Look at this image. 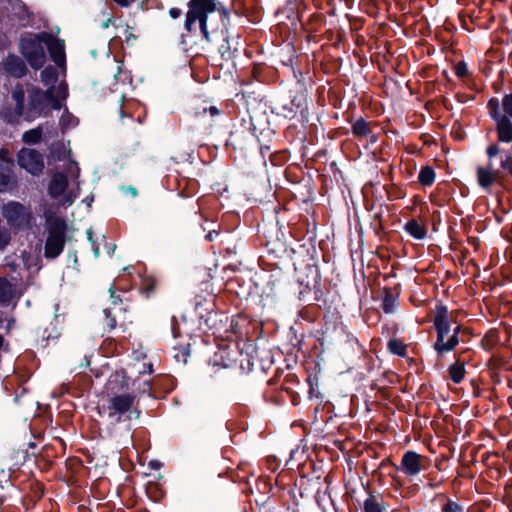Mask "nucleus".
<instances>
[{"instance_id": "2", "label": "nucleus", "mask_w": 512, "mask_h": 512, "mask_svg": "<svg viewBox=\"0 0 512 512\" xmlns=\"http://www.w3.org/2000/svg\"><path fill=\"white\" fill-rule=\"evenodd\" d=\"M447 310L442 307L438 310L435 317V327L437 330V341L434 345L435 350L438 353H445L453 350L459 343L458 333L460 326H457L453 330V335L448 337L450 331V324L446 316Z\"/></svg>"}, {"instance_id": "37", "label": "nucleus", "mask_w": 512, "mask_h": 512, "mask_svg": "<svg viewBox=\"0 0 512 512\" xmlns=\"http://www.w3.org/2000/svg\"><path fill=\"white\" fill-rule=\"evenodd\" d=\"M115 2H117L118 4L122 5V6H128L130 1L129 0H114Z\"/></svg>"}, {"instance_id": "40", "label": "nucleus", "mask_w": 512, "mask_h": 512, "mask_svg": "<svg viewBox=\"0 0 512 512\" xmlns=\"http://www.w3.org/2000/svg\"><path fill=\"white\" fill-rule=\"evenodd\" d=\"M92 201H93V197H92V196H91V197H89V198H86V199H85V202H86V204H87V206H88V207L90 206V204H91V202H92Z\"/></svg>"}, {"instance_id": "23", "label": "nucleus", "mask_w": 512, "mask_h": 512, "mask_svg": "<svg viewBox=\"0 0 512 512\" xmlns=\"http://www.w3.org/2000/svg\"><path fill=\"white\" fill-rule=\"evenodd\" d=\"M435 178V173L430 167H424L421 169L418 179L423 185H430Z\"/></svg>"}, {"instance_id": "25", "label": "nucleus", "mask_w": 512, "mask_h": 512, "mask_svg": "<svg viewBox=\"0 0 512 512\" xmlns=\"http://www.w3.org/2000/svg\"><path fill=\"white\" fill-rule=\"evenodd\" d=\"M396 307V298L391 293H386L383 300V309L386 313H391Z\"/></svg>"}, {"instance_id": "12", "label": "nucleus", "mask_w": 512, "mask_h": 512, "mask_svg": "<svg viewBox=\"0 0 512 512\" xmlns=\"http://www.w3.org/2000/svg\"><path fill=\"white\" fill-rule=\"evenodd\" d=\"M42 39L44 40L53 61L57 65L62 66L65 62L64 41L55 39L47 33H42Z\"/></svg>"}, {"instance_id": "47", "label": "nucleus", "mask_w": 512, "mask_h": 512, "mask_svg": "<svg viewBox=\"0 0 512 512\" xmlns=\"http://www.w3.org/2000/svg\"><path fill=\"white\" fill-rule=\"evenodd\" d=\"M111 328L115 327V321L113 320L110 324Z\"/></svg>"}, {"instance_id": "29", "label": "nucleus", "mask_w": 512, "mask_h": 512, "mask_svg": "<svg viewBox=\"0 0 512 512\" xmlns=\"http://www.w3.org/2000/svg\"><path fill=\"white\" fill-rule=\"evenodd\" d=\"M9 234L6 230L0 229V250L4 249L9 242Z\"/></svg>"}, {"instance_id": "7", "label": "nucleus", "mask_w": 512, "mask_h": 512, "mask_svg": "<svg viewBox=\"0 0 512 512\" xmlns=\"http://www.w3.org/2000/svg\"><path fill=\"white\" fill-rule=\"evenodd\" d=\"M48 193L56 200L57 204L63 207L72 205L77 193L73 189H68L67 176L63 173H56L49 184Z\"/></svg>"}, {"instance_id": "28", "label": "nucleus", "mask_w": 512, "mask_h": 512, "mask_svg": "<svg viewBox=\"0 0 512 512\" xmlns=\"http://www.w3.org/2000/svg\"><path fill=\"white\" fill-rule=\"evenodd\" d=\"M442 511L443 512H462V508L454 502H447L443 506Z\"/></svg>"}, {"instance_id": "11", "label": "nucleus", "mask_w": 512, "mask_h": 512, "mask_svg": "<svg viewBox=\"0 0 512 512\" xmlns=\"http://www.w3.org/2000/svg\"><path fill=\"white\" fill-rule=\"evenodd\" d=\"M423 468V457L414 452V451H407L401 461V471L406 474L407 476H415Z\"/></svg>"}, {"instance_id": "45", "label": "nucleus", "mask_w": 512, "mask_h": 512, "mask_svg": "<svg viewBox=\"0 0 512 512\" xmlns=\"http://www.w3.org/2000/svg\"><path fill=\"white\" fill-rule=\"evenodd\" d=\"M115 248H116V246L113 245L112 247H109V250H111V252H114Z\"/></svg>"}, {"instance_id": "44", "label": "nucleus", "mask_w": 512, "mask_h": 512, "mask_svg": "<svg viewBox=\"0 0 512 512\" xmlns=\"http://www.w3.org/2000/svg\"><path fill=\"white\" fill-rule=\"evenodd\" d=\"M115 248H116V246L113 245L112 247H109V250H111V252H114Z\"/></svg>"}, {"instance_id": "22", "label": "nucleus", "mask_w": 512, "mask_h": 512, "mask_svg": "<svg viewBox=\"0 0 512 512\" xmlns=\"http://www.w3.org/2000/svg\"><path fill=\"white\" fill-rule=\"evenodd\" d=\"M364 510L365 512H384L381 502L374 496L365 500Z\"/></svg>"}, {"instance_id": "36", "label": "nucleus", "mask_w": 512, "mask_h": 512, "mask_svg": "<svg viewBox=\"0 0 512 512\" xmlns=\"http://www.w3.org/2000/svg\"><path fill=\"white\" fill-rule=\"evenodd\" d=\"M109 292H110V295H111V298H112V302H113L114 304H116V296H115V294H114V288H113V287H110Z\"/></svg>"}, {"instance_id": "39", "label": "nucleus", "mask_w": 512, "mask_h": 512, "mask_svg": "<svg viewBox=\"0 0 512 512\" xmlns=\"http://www.w3.org/2000/svg\"><path fill=\"white\" fill-rule=\"evenodd\" d=\"M218 233L217 232H209L208 235H207V238L209 240H213L214 239V235H217Z\"/></svg>"}, {"instance_id": "5", "label": "nucleus", "mask_w": 512, "mask_h": 512, "mask_svg": "<svg viewBox=\"0 0 512 512\" xmlns=\"http://www.w3.org/2000/svg\"><path fill=\"white\" fill-rule=\"evenodd\" d=\"M48 237L45 244V256L57 257L63 250L65 239V222L58 217L47 218Z\"/></svg>"}, {"instance_id": "15", "label": "nucleus", "mask_w": 512, "mask_h": 512, "mask_svg": "<svg viewBox=\"0 0 512 512\" xmlns=\"http://www.w3.org/2000/svg\"><path fill=\"white\" fill-rule=\"evenodd\" d=\"M405 230L416 239H423L426 236V229L416 220H410L405 225Z\"/></svg>"}, {"instance_id": "21", "label": "nucleus", "mask_w": 512, "mask_h": 512, "mask_svg": "<svg viewBox=\"0 0 512 512\" xmlns=\"http://www.w3.org/2000/svg\"><path fill=\"white\" fill-rule=\"evenodd\" d=\"M449 374H450L451 379L455 383H460L463 380L464 374H465L464 366L462 364H459V363L453 364L449 368Z\"/></svg>"}, {"instance_id": "14", "label": "nucleus", "mask_w": 512, "mask_h": 512, "mask_svg": "<svg viewBox=\"0 0 512 512\" xmlns=\"http://www.w3.org/2000/svg\"><path fill=\"white\" fill-rule=\"evenodd\" d=\"M16 297V287L5 278H0V303L6 304Z\"/></svg>"}, {"instance_id": "16", "label": "nucleus", "mask_w": 512, "mask_h": 512, "mask_svg": "<svg viewBox=\"0 0 512 512\" xmlns=\"http://www.w3.org/2000/svg\"><path fill=\"white\" fill-rule=\"evenodd\" d=\"M478 182L482 187H488L495 181V174L490 168L480 167L477 171Z\"/></svg>"}, {"instance_id": "24", "label": "nucleus", "mask_w": 512, "mask_h": 512, "mask_svg": "<svg viewBox=\"0 0 512 512\" xmlns=\"http://www.w3.org/2000/svg\"><path fill=\"white\" fill-rule=\"evenodd\" d=\"M78 124V120L69 112L66 110L64 111L63 115L60 119V125L62 129H68L71 127H75Z\"/></svg>"}, {"instance_id": "17", "label": "nucleus", "mask_w": 512, "mask_h": 512, "mask_svg": "<svg viewBox=\"0 0 512 512\" xmlns=\"http://www.w3.org/2000/svg\"><path fill=\"white\" fill-rule=\"evenodd\" d=\"M57 71L53 67H47L41 72V81L48 88L55 87L57 82Z\"/></svg>"}, {"instance_id": "13", "label": "nucleus", "mask_w": 512, "mask_h": 512, "mask_svg": "<svg viewBox=\"0 0 512 512\" xmlns=\"http://www.w3.org/2000/svg\"><path fill=\"white\" fill-rule=\"evenodd\" d=\"M4 67L7 72L16 77H21L25 74L26 67L21 59L15 56H10L6 59Z\"/></svg>"}, {"instance_id": "33", "label": "nucleus", "mask_w": 512, "mask_h": 512, "mask_svg": "<svg viewBox=\"0 0 512 512\" xmlns=\"http://www.w3.org/2000/svg\"><path fill=\"white\" fill-rule=\"evenodd\" d=\"M0 160L3 162L11 163V159L9 157V152L7 149H0Z\"/></svg>"}, {"instance_id": "18", "label": "nucleus", "mask_w": 512, "mask_h": 512, "mask_svg": "<svg viewBox=\"0 0 512 512\" xmlns=\"http://www.w3.org/2000/svg\"><path fill=\"white\" fill-rule=\"evenodd\" d=\"M42 133H43V128H42V126H39L35 129L26 131L22 136V140L26 144H36L40 141V139L42 137Z\"/></svg>"}, {"instance_id": "9", "label": "nucleus", "mask_w": 512, "mask_h": 512, "mask_svg": "<svg viewBox=\"0 0 512 512\" xmlns=\"http://www.w3.org/2000/svg\"><path fill=\"white\" fill-rule=\"evenodd\" d=\"M18 164L32 175H38L44 168L43 157L34 149L23 148L18 153Z\"/></svg>"}, {"instance_id": "3", "label": "nucleus", "mask_w": 512, "mask_h": 512, "mask_svg": "<svg viewBox=\"0 0 512 512\" xmlns=\"http://www.w3.org/2000/svg\"><path fill=\"white\" fill-rule=\"evenodd\" d=\"M216 9V0H190L186 21L187 29L191 31L192 25L196 21H199L204 38L207 41H210V36L207 29V15L216 11Z\"/></svg>"}, {"instance_id": "42", "label": "nucleus", "mask_w": 512, "mask_h": 512, "mask_svg": "<svg viewBox=\"0 0 512 512\" xmlns=\"http://www.w3.org/2000/svg\"><path fill=\"white\" fill-rule=\"evenodd\" d=\"M94 254H95L96 257L99 256V248H95L94 249Z\"/></svg>"}, {"instance_id": "31", "label": "nucleus", "mask_w": 512, "mask_h": 512, "mask_svg": "<svg viewBox=\"0 0 512 512\" xmlns=\"http://www.w3.org/2000/svg\"><path fill=\"white\" fill-rule=\"evenodd\" d=\"M456 69V74L460 77H463L467 74V66L465 63H458L455 67Z\"/></svg>"}, {"instance_id": "32", "label": "nucleus", "mask_w": 512, "mask_h": 512, "mask_svg": "<svg viewBox=\"0 0 512 512\" xmlns=\"http://www.w3.org/2000/svg\"><path fill=\"white\" fill-rule=\"evenodd\" d=\"M499 153V147L497 145H490L487 148V154L489 157H494Z\"/></svg>"}, {"instance_id": "38", "label": "nucleus", "mask_w": 512, "mask_h": 512, "mask_svg": "<svg viewBox=\"0 0 512 512\" xmlns=\"http://www.w3.org/2000/svg\"><path fill=\"white\" fill-rule=\"evenodd\" d=\"M128 191L132 194V196H136L137 195V190L134 188V187H129L128 188Z\"/></svg>"}, {"instance_id": "46", "label": "nucleus", "mask_w": 512, "mask_h": 512, "mask_svg": "<svg viewBox=\"0 0 512 512\" xmlns=\"http://www.w3.org/2000/svg\"><path fill=\"white\" fill-rule=\"evenodd\" d=\"M2 345H3V338H2V336L0 335V348L2 347Z\"/></svg>"}, {"instance_id": "34", "label": "nucleus", "mask_w": 512, "mask_h": 512, "mask_svg": "<svg viewBox=\"0 0 512 512\" xmlns=\"http://www.w3.org/2000/svg\"><path fill=\"white\" fill-rule=\"evenodd\" d=\"M169 14L172 18L176 19L180 16L181 11L178 8H171Z\"/></svg>"}, {"instance_id": "30", "label": "nucleus", "mask_w": 512, "mask_h": 512, "mask_svg": "<svg viewBox=\"0 0 512 512\" xmlns=\"http://www.w3.org/2000/svg\"><path fill=\"white\" fill-rule=\"evenodd\" d=\"M67 172H68V174H69L72 178H77V177H78V172H79V168H78L77 164H76L75 162L71 161V162L68 164Z\"/></svg>"}, {"instance_id": "8", "label": "nucleus", "mask_w": 512, "mask_h": 512, "mask_svg": "<svg viewBox=\"0 0 512 512\" xmlns=\"http://www.w3.org/2000/svg\"><path fill=\"white\" fill-rule=\"evenodd\" d=\"M134 402L131 395H118L112 397L107 405H103L100 413L108 417L112 423L119 422L124 413L130 410Z\"/></svg>"}, {"instance_id": "19", "label": "nucleus", "mask_w": 512, "mask_h": 512, "mask_svg": "<svg viewBox=\"0 0 512 512\" xmlns=\"http://www.w3.org/2000/svg\"><path fill=\"white\" fill-rule=\"evenodd\" d=\"M15 186V177L10 173H0V192L11 190Z\"/></svg>"}, {"instance_id": "1", "label": "nucleus", "mask_w": 512, "mask_h": 512, "mask_svg": "<svg viewBox=\"0 0 512 512\" xmlns=\"http://www.w3.org/2000/svg\"><path fill=\"white\" fill-rule=\"evenodd\" d=\"M67 96V87L60 83L57 87L48 88L46 91L33 88L29 92V102L27 110L24 109V91L21 87H16L12 93L15 101V117L25 116L27 120H33L40 116H46L52 109L59 110L62 107V101Z\"/></svg>"}, {"instance_id": "27", "label": "nucleus", "mask_w": 512, "mask_h": 512, "mask_svg": "<svg viewBox=\"0 0 512 512\" xmlns=\"http://www.w3.org/2000/svg\"><path fill=\"white\" fill-rule=\"evenodd\" d=\"M503 107L505 112L512 117V93L503 99Z\"/></svg>"}, {"instance_id": "41", "label": "nucleus", "mask_w": 512, "mask_h": 512, "mask_svg": "<svg viewBox=\"0 0 512 512\" xmlns=\"http://www.w3.org/2000/svg\"><path fill=\"white\" fill-rule=\"evenodd\" d=\"M109 22H110V19L108 18L103 24H102V27L103 28H107L109 26Z\"/></svg>"}, {"instance_id": "26", "label": "nucleus", "mask_w": 512, "mask_h": 512, "mask_svg": "<svg viewBox=\"0 0 512 512\" xmlns=\"http://www.w3.org/2000/svg\"><path fill=\"white\" fill-rule=\"evenodd\" d=\"M388 348L393 354L400 356L404 355L406 351L405 345H403V343L398 340H390L388 343Z\"/></svg>"}, {"instance_id": "4", "label": "nucleus", "mask_w": 512, "mask_h": 512, "mask_svg": "<svg viewBox=\"0 0 512 512\" xmlns=\"http://www.w3.org/2000/svg\"><path fill=\"white\" fill-rule=\"evenodd\" d=\"M2 216L9 227L15 230L28 228L34 221L30 208L16 201H10L2 207Z\"/></svg>"}, {"instance_id": "10", "label": "nucleus", "mask_w": 512, "mask_h": 512, "mask_svg": "<svg viewBox=\"0 0 512 512\" xmlns=\"http://www.w3.org/2000/svg\"><path fill=\"white\" fill-rule=\"evenodd\" d=\"M489 105L491 107V115L497 120V130L499 139L503 142L512 141V123L510 120L501 116L498 111V103L494 100H490Z\"/></svg>"}, {"instance_id": "35", "label": "nucleus", "mask_w": 512, "mask_h": 512, "mask_svg": "<svg viewBox=\"0 0 512 512\" xmlns=\"http://www.w3.org/2000/svg\"><path fill=\"white\" fill-rule=\"evenodd\" d=\"M209 113L214 116V115H217L219 113L218 109L215 107V106H211L209 108Z\"/></svg>"}, {"instance_id": "20", "label": "nucleus", "mask_w": 512, "mask_h": 512, "mask_svg": "<svg viewBox=\"0 0 512 512\" xmlns=\"http://www.w3.org/2000/svg\"><path fill=\"white\" fill-rule=\"evenodd\" d=\"M353 133L359 137H366L370 134L368 123L364 119H358L353 125Z\"/></svg>"}, {"instance_id": "6", "label": "nucleus", "mask_w": 512, "mask_h": 512, "mask_svg": "<svg viewBox=\"0 0 512 512\" xmlns=\"http://www.w3.org/2000/svg\"><path fill=\"white\" fill-rule=\"evenodd\" d=\"M45 42L42 39V33L38 35L24 37L21 40V52L29 64L38 69L45 62Z\"/></svg>"}, {"instance_id": "43", "label": "nucleus", "mask_w": 512, "mask_h": 512, "mask_svg": "<svg viewBox=\"0 0 512 512\" xmlns=\"http://www.w3.org/2000/svg\"><path fill=\"white\" fill-rule=\"evenodd\" d=\"M87 234H88V239H89L90 241H92V232H91V231H88V232H87Z\"/></svg>"}]
</instances>
